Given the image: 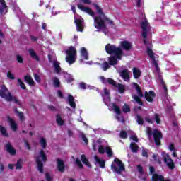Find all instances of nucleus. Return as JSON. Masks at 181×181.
I'll list each match as a JSON object with an SVG mask.
<instances>
[{"label": "nucleus", "mask_w": 181, "mask_h": 181, "mask_svg": "<svg viewBox=\"0 0 181 181\" xmlns=\"http://www.w3.org/2000/svg\"><path fill=\"white\" fill-rule=\"evenodd\" d=\"M130 148L132 152H138V145H136V144L132 142L130 144Z\"/></svg>", "instance_id": "473e14b6"}, {"label": "nucleus", "mask_w": 181, "mask_h": 181, "mask_svg": "<svg viewBox=\"0 0 181 181\" xmlns=\"http://www.w3.org/2000/svg\"><path fill=\"white\" fill-rule=\"evenodd\" d=\"M120 46L122 49H124V50H131L132 49V43L128 42V41H122L120 43Z\"/></svg>", "instance_id": "ddd939ff"}, {"label": "nucleus", "mask_w": 181, "mask_h": 181, "mask_svg": "<svg viewBox=\"0 0 181 181\" xmlns=\"http://www.w3.org/2000/svg\"><path fill=\"white\" fill-rule=\"evenodd\" d=\"M66 62L69 64H73L77 59V50L76 47H69L68 49L66 50Z\"/></svg>", "instance_id": "20e7f679"}, {"label": "nucleus", "mask_w": 181, "mask_h": 181, "mask_svg": "<svg viewBox=\"0 0 181 181\" xmlns=\"http://www.w3.org/2000/svg\"><path fill=\"white\" fill-rule=\"evenodd\" d=\"M120 76L124 81H129V71L128 69L122 71L120 72Z\"/></svg>", "instance_id": "dca6fc26"}, {"label": "nucleus", "mask_w": 181, "mask_h": 181, "mask_svg": "<svg viewBox=\"0 0 181 181\" xmlns=\"http://www.w3.org/2000/svg\"><path fill=\"white\" fill-rule=\"evenodd\" d=\"M133 87H134L138 95L133 94L132 98L134 99L136 103L139 104V105H144V103H142V101L141 100V98L144 97V93H142V90H141V88L139 87V85L136 83H132Z\"/></svg>", "instance_id": "0eeeda50"}, {"label": "nucleus", "mask_w": 181, "mask_h": 181, "mask_svg": "<svg viewBox=\"0 0 181 181\" xmlns=\"http://www.w3.org/2000/svg\"><path fill=\"white\" fill-rule=\"evenodd\" d=\"M17 115L19 117L21 121L23 119V113L22 112H17Z\"/></svg>", "instance_id": "13d9d810"}, {"label": "nucleus", "mask_w": 181, "mask_h": 181, "mask_svg": "<svg viewBox=\"0 0 181 181\" xmlns=\"http://www.w3.org/2000/svg\"><path fill=\"white\" fill-rule=\"evenodd\" d=\"M145 122H148V124H153V119H151V117H146Z\"/></svg>", "instance_id": "4d7b16f0"}, {"label": "nucleus", "mask_w": 181, "mask_h": 181, "mask_svg": "<svg viewBox=\"0 0 181 181\" xmlns=\"http://www.w3.org/2000/svg\"><path fill=\"white\" fill-rule=\"evenodd\" d=\"M16 59L18 63H23V58L21 55H17Z\"/></svg>", "instance_id": "6e6d98bb"}, {"label": "nucleus", "mask_w": 181, "mask_h": 181, "mask_svg": "<svg viewBox=\"0 0 181 181\" xmlns=\"http://www.w3.org/2000/svg\"><path fill=\"white\" fill-rule=\"evenodd\" d=\"M137 170L141 174L144 173V169L142 168V166L138 165L137 166Z\"/></svg>", "instance_id": "052dcab7"}, {"label": "nucleus", "mask_w": 181, "mask_h": 181, "mask_svg": "<svg viewBox=\"0 0 181 181\" xmlns=\"http://www.w3.org/2000/svg\"><path fill=\"white\" fill-rule=\"evenodd\" d=\"M108 83V84H110L111 86H113V87H117V83H115V81L111 78H107V83Z\"/></svg>", "instance_id": "f704fd0d"}, {"label": "nucleus", "mask_w": 181, "mask_h": 181, "mask_svg": "<svg viewBox=\"0 0 181 181\" xmlns=\"http://www.w3.org/2000/svg\"><path fill=\"white\" fill-rule=\"evenodd\" d=\"M6 149L10 155H15L16 153V151H15V148H13V146H12L11 143L6 144Z\"/></svg>", "instance_id": "a211bd4d"}, {"label": "nucleus", "mask_w": 181, "mask_h": 181, "mask_svg": "<svg viewBox=\"0 0 181 181\" xmlns=\"http://www.w3.org/2000/svg\"><path fill=\"white\" fill-rule=\"evenodd\" d=\"M100 79L104 84H107V78H105L104 76H100Z\"/></svg>", "instance_id": "0e129e2a"}, {"label": "nucleus", "mask_w": 181, "mask_h": 181, "mask_svg": "<svg viewBox=\"0 0 181 181\" xmlns=\"http://www.w3.org/2000/svg\"><path fill=\"white\" fill-rule=\"evenodd\" d=\"M144 97L148 103H152L153 101V97H155V93L152 90L148 92H145Z\"/></svg>", "instance_id": "2eb2a0df"}, {"label": "nucleus", "mask_w": 181, "mask_h": 181, "mask_svg": "<svg viewBox=\"0 0 181 181\" xmlns=\"http://www.w3.org/2000/svg\"><path fill=\"white\" fill-rule=\"evenodd\" d=\"M40 145H41V146H42V148L43 149H45V148H46V146H47V141H46V139H45V138H43V137L40 138Z\"/></svg>", "instance_id": "7c9ffc66"}, {"label": "nucleus", "mask_w": 181, "mask_h": 181, "mask_svg": "<svg viewBox=\"0 0 181 181\" xmlns=\"http://www.w3.org/2000/svg\"><path fill=\"white\" fill-rule=\"evenodd\" d=\"M94 159L96 163H98V165L102 168V169H104V168H105V161L103 159L98 158V156H94Z\"/></svg>", "instance_id": "aec40b11"}, {"label": "nucleus", "mask_w": 181, "mask_h": 181, "mask_svg": "<svg viewBox=\"0 0 181 181\" xmlns=\"http://www.w3.org/2000/svg\"><path fill=\"white\" fill-rule=\"evenodd\" d=\"M64 78L68 83L73 81V78L70 77V75H69L68 74H64Z\"/></svg>", "instance_id": "49530a36"}, {"label": "nucleus", "mask_w": 181, "mask_h": 181, "mask_svg": "<svg viewBox=\"0 0 181 181\" xmlns=\"http://www.w3.org/2000/svg\"><path fill=\"white\" fill-rule=\"evenodd\" d=\"M81 162H83V163L86 165V166H88V168H91V164H90V161H88L87 158H86L85 155H82L81 156Z\"/></svg>", "instance_id": "bb28decb"}, {"label": "nucleus", "mask_w": 181, "mask_h": 181, "mask_svg": "<svg viewBox=\"0 0 181 181\" xmlns=\"http://www.w3.org/2000/svg\"><path fill=\"white\" fill-rule=\"evenodd\" d=\"M76 163L81 169H83V164L81 163V161H80V159L76 158Z\"/></svg>", "instance_id": "09e8293b"}, {"label": "nucleus", "mask_w": 181, "mask_h": 181, "mask_svg": "<svg viewBox=\"0 0 181 181\" xmlns=\"http://www.w3.org/2000/svg\"><path fill=\"white\" fill-rule=\"evenodd\" d=\"M142 6V0H136V6L139 8V6Z\"/></svg>", "instance_id": "e2e57ef3"}, {"label": "nucleus", "mask_w": 181, "mask_h": 181, "mask_svg": "<svg viewBox=\"0 0 181 181\" xmlns=\"http://www.w3.org/2000/svg\"><path fill=\"white\" fill-rule=\"evenodd\" d=\"M117 88H118L119 93H120L121 94H122V93L125 91V86L123 84L119 83L117 85Z\"/></svg>", "instance_id": "72a5a7b5"}, {"label": "nucleus", "mask_w": 181, "mask_h": 181, "mask_svg": "<svg viewBox=\"0 0 181 181\" xmlns=\"http://www.w3.org/2000/svg\"><path fill=\"white\" fill-rule=\"evenodd\" d=\"M25 81H26L29 86H35V81H33V78L29 76H25L24 77Z\"/></svg>", "instance_id": "c85d7f7f"}, {"label": "nucleus", "mask_w": 181, "mask_h": 181, "mask_svg": "<svg viewBox=\"0 0 181 181\" xmlns=\"http://www.w3.org/2000/svg\"><path fill=\"white\" fill-rule=\"evenodd\" d=\"M22 165H23V160L22 159L18 160L16 164L15 165L16 169L17 170H21V169H22Z\"/></svg>", "instance_id": "c756f323"}, {"label": "nucleus", "mask_w": 181, "mask_h": 181, "mask_svg": "<svg viewBox=\"0 0 181 181\" xmlns=\"http://www.w3.org/2000/svg\"><path fill=\"white\" fill-rule=\"evenodd\" d=\"M34 78L37 83H40V76L37 74H34Z\"/></svg>", "instance_id": "603ef678"}, {"label": "nucleus", "mask_w": 181, "mask_h": 181, "mask_svg": "<svg viewBox=\"0 0 181 181\" xmlns=\"http://www.w3.org/2000/svg\"><path fill=\"white\" fill-rule=\"evenodd\" d=\"M98 152H99V153H101L102 155H103V153H105V148H104V146L99 144Z\"/></svg>", "instance_id": "4c0bfd02"}, {"label": "nucleus", "mask_w": 181, "mask_h": 181, "mask_svg": "<svg viewBox=\"0 0 181 181\" xmlns=\"http://www.w3.org/2000/svg\"><path fill=\"white\" fill-rule=\"evenodd\" d=\"M105 151L108 156H112V150L109 146L105 147Z\"/></svg>", "instance_id": "79ce46f5"}, {"label": "nucleus", "mask_w": 181, "mask_h": 181, "mask_svg": "<svg viewBox=\"0 0 181 181\" xmlns=\"http://www.w3.org/2000/svg\"><path fill=\"white\" fill-rule=\"evenodd\" d=\"M136 121L139 124V125H144V119L142 118V117H141V115H136Z\"/></svg>", "instance_id": "2f4dec72"}, {"label": "nucleus", "mask_w": 181, "mask_h": 181, "mask_svg": "<svg viewBox=\"0 0 181 181\" xmlns=\"http://www.w3.org/2000/svg\"><path fill=\"white\" fill-rule=\"evenodd\" d=\"M57 95L59 97V98H63V93H62V90L57 91Z\"/></svg>", "instance_id": "774afa93"}, {"label": "nucleus", "mask_w": 181, "mask_h": 181, "mask_svg": "<svg viewBox=\"0 0 181 181\" xmlns=\"http://www.w3.org/2000/svg\"><path fill=\"white\" fill-rule=\"evenodd\" d=\"M102 69L104 70V71H107V69H110V64L108 62H104L102 66Z\"/></svg>", "instance_id": "c03bdc74"}, {"label": "nucleus", "mask_w": 181, "mask_h": 181, "mask_svg": "<svg viewBox=\"0 0 181 181\" xmlns=\"http://www.w3.org/2000/svg\"><path fill=\"white\" fill-rule=\"evenodd\" d=\"M56 122H57V125H59V127H62L64 125V121L63 120V119L62 118V116H60V115H57Z\"/></svg>", "instance_id": "cd10ccee"}, {"label": "nucleus", "mask_w": 181, "mask_h": 181, "mask_svg": "<svg viewBox=\"0 0 181 181\" xmlns=\"http://www.w3.org/2000/svg\"><path fill=\"white\" fill-rule=\"evenodd\" d=\"M105 49L106 53H108V54H115V56H117V57H110L108 58L110 66H115L116 64H118V59L121 60V56L122 55V49L121 47H117L114 45L107 44Z\"/></svg>", "instance_id": "7ed1b4c3"}, {"label": "nucleus", "mask_w": 181, "mask_h": 181, "mask_svg": "<svg viewBox=\"0 0 181 181\" xmlns=\"http://www.w3.org/2000/svg\"><path fill=\"white\" fill-rule=\"evenodd\" d=\"M164 162L166 163L167 166L169 169H174L175 168V163H173V160L170 158L169 154H165L164 156Z\"/></svg>", "instance_id": "9d476101"}, {"label": "nucleus", "mask_w": 181, "mask_h": 181, "mask_svg": "<svg viewBox=\"0 0 181 181\" xmlns=\"http://www.w3.org/2000/svg\"><path fill=\"white\" fill-rule=\"evenodd\" d=\"M122 111L123 112H129L131 111V109L129 108V106L127 104H124V105L122 107Z\"/></svg>", "instance_id": "58836bf2"}, {"label": "nucleus", "mask_w": 181, "mask_h": 181, "mask_svg": "<svg viewBox=\"0 0 181 181\" xmlns=\"http://www.w3.org/2000/svg\"><path fill=\"white\" fill-rule=\"evenodd\" d=\"M68 103L72 108H76V103H74V97L71 95H68Z\"/></svg>", "instance_id": "a878e982"}, {"label": "nucleus", "mask_w": 181, "mask_h": 181, "mask_svg": "<svg viewBox=\"0 0 181 181\" xmlns=\"http://www.w3.org/2000/svg\"><path fill=\"white\" fill-rule=\"evenodd\" d=\"M7 121L11 127V129H13V131H16L18 125L16 124V122H15V120L8 117Z\"/></svg>", "instance_id": "412c9836"}, {"label": "nucleus", "mask_w": 181, "mask_h": 181, "mask_svg": "<svg viewBox=\"0 0 181 181\" xmlns=\"http://www.w3.org/2000/svg\"><path fill=\"white\" fill-rule=\"evenodd\" d=\"M53 66L55 70V73H57V74H60V73H62V68L60 67V62H59L57 61H54Z\"/></svg>", "instance_id": "6ab92c4d"}, {"label": "nucleus", "mask_w": 181, "mask_h": 181, "mask_svg": "<svg viewBox=\"0 0 181 181\" xmlns=\"http://www.w3.org/2000/svg\"><path fill=\"white\" fill-rule=\"evenodd\" d=\"M97 145H100V140H98L96 142L93 143V151H97Z\"/></svg>", "instance_id": "864d4df0"}, {"label": "nucleus", "mask_w": 181, "mask_h": 181, "mask_svg": "<svg viewBox=\"0 0 181 181\" xmlns=\"http://www.w3.org/2000/svg\"><path fill=\"white\" fill-rule=\"evenodd\" d=\"M77 6L81 11H83V12H86V13H88V15L92 16V18H93L94 26L96 29L103 30L105 35H107V33L108 32L107 25H112L113 22L112 21L107 18V16H105V13H104V12L103 11V8L99 7V6L97 4L94 5L96 10V13L97 15H98V16L95 17V13H94V11H93L91 8L88 7H84L81 4H78Z\"/></svg>", "instance_id": "f257e3e1"}, {"label": "nucleus", "mask_w": 181, "mask_h": 181, "mask_svg": "<svg viewBox=\"0 0 181 181\" xmlns=\"http://www.w3.org/2000/svg\"><path fill=\"white\" fill-rule=\"evenodd\" d=\"M36 163L37 164V170L40 173H43V163L42 162H46L47 158L45 154V151L41 150L37 156H35Z\"/></svg>", "instance_id": "423d86ee"}, {"label": "nucleus", "mask_w": 181, "mask_h": 181, "mask_svg": "<svg viewBox=\"0 0 181 181\" xmlns=\"http://www.w3.org/2000/svg\"><path fill=\"white\" fill-rule=\"evenodd\" d=\"M153 158L156 162H158V163H160V159H159V156L153 154Z\"/></svg>", "instance_id": "3c124183"}, {"label": "nucleus", "mask_w": 181, "mask_h": 181, "mask_svg": "<svg viewBox=\"0 0 181 181\" xmlns=\"http://www.w3.org/2000/svg\"><path fill=\"white\" fill-rule=\"evenodd\" d=\"M154 119L156 124H160V117L157 113L154 114Z\"/></svg>", "instance_id": "37998d69"}, {"label": "nucleus", "mask_w": 181, "mask_h": 181, "mask_svg": "<svg viewBox=\"0 0 181 181\" xmlns=\"http://www.w3.org/2000/svg\"><path fill=\"white\" fill-rule=\"evenodd\" d=\"M80 54L81 57V61L83 60H88V52L86 47H81L80 49Z\"/></svg>", "instance_id": "4468645a"}, {"label": "nucleus", "mask_w": 181, "mask_h": 181, "mask_svg": "<svg viewBox=\"0 0 181 181\" xmlns=\"http://www.w3.org/2000/svg\"><path fill=\"white\" fill-rule=\"evenodd\" d=\"M168 149L170 151H175V146L173 145V144H170L168 146Z\"/></svg>", "instance_id": "69168bd1"}, {"label": "nucleus", "mask_w": 181, "mask_h": 181, "mask_svg": "<svg viewBox=\"0 0 181 181\" xmlns=\"http://www.w3.org/2000/svg\"><path fill=\"white\" fill-rule=\"evenodd\" d=\"M0 132H1L4 136H8V132H6V129L2 126H0Z\"/></svg>", "instance_id": "c9c22d12"}, {"label": "nucleus", "mask_w": 181, "mask_h": 181, "mask_svg": "<svg viewBox=\"0 0 181 181\" xmlns=\"http://www.w3.org/2000/svg\"><path fill=\"white\" fill-rule=\"evenodd\" d=\"M130 139L132 141H134V142H138V137L136 136V134H133L130 136Z\"/></svg>", "instance_id": "8fccbe9b"}, {"label": "nucleus", "mask_w": 181, "mask_h": 181, "mask_svg": "<svg viewBox=\"0 0 181 181\" xmlns=\"http://www.w3.org/2000/svg\"><path fill=\"white\" fill-rule=\"evenodd\" d=\"M153 136L154 138V141L156 142V145H160V139L162 138V133L155 129L153 131Z\"/></svg>", "instance_id": "9b49d317"}, {"label": "nucleus", "mask_w": 181, "mask_h": 181, "mask_svg": "<svg viewBox=\"0 0 181 181\" xmlns=\"http://www.w3.org/2000/svg\"><path fill=\"white\" fill-rule=\"evenodd\" d=\"M141 28L143 30L142 37H144V43L147 46V54L149 56L150 59L152 60L151 63L153 66L155 67L154 73L157 74V76H160V69L159 66H158V61L155 59V54L152 51V45H151V42H148L146 40V37H148V33L151 31V25L148 22L146 18H144L141 23Z\"/></svg>", "instance_id": "f03ea898"}, {"label": "nucleus", "mask_w": 181, "mask_h": 181, "mask_svg": "<svg viewBox=\"0 0 181 181\" xmlns=\"http://www.w3.org/2000/svg\"><path fill=\"white\" fill-rule=\"evenodd\" d=\"M103 100L106 105L110 104L111 98H110V90L107 88L104 89V93L102 94Z\"/></svg>", "instance_id": "f8f14e48"}, {"label": "nucleus", "mask_w": 181, "mask_h": 181, "mask_svg": "<svg viewBox=\"0 0 181 181\" xmlns=\"http://www.w3.org/2000/svg\"><path fill=\"white\" fill-rule=\"evenodd\" d=\"M28 53L30 55V57L37 62H39V60H40L37 54H36V52H35V50H33V49H30L28 50Z\"/></svg>", "instance_id": "b1692460"}, {"label": "nucleus", "mask_w": 181, "mask_h": 181, "mask_svg": "<svg viewBox=\"0 0 181 181\" xmlns=\"http://www.w3.org/2000/svg\"><path fill=\"white\" fill-rule=\"evenodd\" d=\"M81 138H82V141H83V142H85V144H87L88 140H87V138L86 137V135L82 134Z\"/></svg>", "instance_id": "338daca9"}, {"label": "nucleus", "mask_w": 181, "mask_h": 181, "mask_svg": "<svg viewBox=\"0 0 181 181\" xmlns=\"http://www.w3.org/2000/svg\"><path fill=\"white\" fill-rule=\"evenodd\" d=\"M117 121H119V122H125V120L124 119V117H121V116H117L116 117Z\"/></svg>", "instance_id": "5fc2aeb1"}, {"label": "nucleus", "mask_w": 181, "mask_h": 181, "mask_svg": "<svg viewBox=\"0 0 181 181\" xmlns=\"http://www.w3.org/2000/svg\"><path fill=\"white\" fill-rule=\"evenodd\" d=\"M17 81L20 86V87L23 89V90H26V86H25V83L22 81V80H21L20 78L17 79Z\"/></svg>", "instance_id": "e433bc0d"}, {"label": "nucleus", "mask_w": 181, "mask_h": 181, "mask_svg": "<svg viewBox=\"0 0 181 181\" xmlns=\"http://www.w3.org/2000/svg\"><path fill=\"white\" fill-rule=\"evenodd\" d=\"M74 22L76 26L77 32H83V28H84V20L81 17L75 18Z\"/></svg>", "instance_id": "1a4fd4ad"}, {"label": "nucleus", "mask_w": 181, "mask_h": 181, "mask_svg": "<svg viewBox=\"0 0 181 181\" xmlns=\"http://www.w3.org/2000/svg\"><path fill=\"white\" fill-rule=\"evenodd\" d=\"M80 88H82V90H86L87 88V86H86L85 83H81Z\"/></svg>", "instance_id": "680f3d73"}, {"label": "nucleus", "mask_w": 181, "mask_h": 181, "mask_svg": "<svg viewBox=\"0 0 181 181\" xmlns=\"http://www.w3.org/2000/svg\"><path fill=\"white\" fill-rule=\"evenodd\" d=\"M153 181H170V180H165V177L162 175H159L158 174H154L152 176Z\"/></svg>", "instance_id": "4be33fe9"}, {"label": "nucleus", "mask_w": 181, "mask_h": 181, "mask_svg": "<svg viewBox=\"0 0 181 181\" xmlns=\"http://www.w3.org/2000/svg\"><path fill=\"white\" fill-rule=\"evenodd\" d=\"M146 134L148 135V139H151V138H152V129L149 127H147Z\"/></svg>", "instance_id": "a18cd8bd"}, {"label": "nucleus", "mask_w": 181, "mask_h": 181, "mask_svg": "<svg viewBox=\"0 0 181 181\" xmlns=\"http://www.w3.org/2000/svg\"><path fill=\"white\" fill-rule=\"evenodd\" d=\"M0 97L5 98L6 101H12L13 97L11 92L8 90V88L5 85L1 86V89L0 90Z\"/></svg>", "instance_id": "6e6552de"}, {"label": "nucleus", "mask_w": 181, "mask_h": 181, "mask_svg": "<svg viewBox=\"0 0 181 181\" xmlns=\"http://www.w3.org/2000/svg\"><path fill=\"white\" fill-rule=\"evenodd\" d=\"M120 138H122L123 139H127L128 137V134L125 131L120 132Z\"/></svg>", "instance_id": "ea45409f"}, {"label": "nucleus", "mask_w": 181, "mask_h": 181, "mask_svg": "<svg viewBox=\"0 0 181 181\" xmlns=\"http://www.w3.org/2000/svg\"><path fill=\"white\" fill-rule=\"evenodd\" d=\"M111 169L112 172L115 173H117V175H121L122 172L125 170V165L122 163V161L118 158H115L114 161L111 165Z\"/></svg>", "instance_id": "39448f33"}, {"label": "nucleus", "mask_w": 181, "mask_h": 181, "mask_svg": "<svg viewBox=\"0 0 181 181\" xmlns=\"http://www.w3.org/2000/svg\"><path fill=\"white\" fill-rule=\"evenodd\" d=\"M110 108H112V110H113V111L116 114H118V115L121 114V109L115 103H112L110 105Z\"/></svg>", "instance_id": "393cba45"}, {"label": "nucleus", "mask_w": 181, "mask_h": 181, "mask_svg": "<svg viewBox=\"0 0 181 181\" xmlns=\"http://www.w3.org/2000/svg\"><path fill=\"white\" fill-rule=\"evenodd\" d=\"M53 83H54V87H59V86H60V81L57 78H53Z\"/></svg>", "instance_id": "a19ab883"}, {"label": "nucleus", "mask_w": 181, "mask_h": 181, "mask_svg": "<svg viewBox=\"0 0 181 181\" xmlns=\"http://www.w3.org/2000/svg\"><path fill=\"white\" fill-rule=\"evenodd\" d=\"M7 77L8 78H10V80H15V76H13V74H12L11 71L7 72Z\"/></svg>", "instance_id": "de8ad7c7"}, {"label": "nucleus", "mask_w": 181, "mask_h": 181, "mask_svg": "<svg viewBox=\"0 0 181 181\" xmlns=\"http://www.w3.org/2000/svg\"><path fill=\"white\" fill-rule=\"evenodd\" d=\"M45 177L47 181H52V177L50 176V174L46 173Z\"/></svg>", "instance_id": "bf43d9fd"}, {"label": "nucleus", "mask_w": 181, "mask_h": 181, "mask_svg": "<svg viewBox=\"0 0 181 181\" xmlns=\"http://www.w3.org/2000/svg\"><path fill=\"white\" fill-rule=\"evenodd\" d=\"M133 76L134 78L137 79L141 77V70L138 68H133L132 69Z\"/></svg>", "instance_id": "5701e85b"}, {"label": "nucleus", "mask_w": 181, "mask_h": 181, "mask_svg": "<svg viewBox=\"0 0 181 181\" xmlns=\"http://www.w3.org/2000/svg\"><path fill=\"white\" fill-rule=\"evenodd\" d=\"M57 168L59 172H64V163L60 159L57 160Z\"/></svg>", "instance_id": "f3484780"}]
</instances>
